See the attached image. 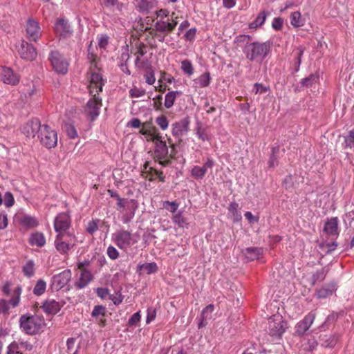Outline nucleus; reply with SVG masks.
<instances>
[{
  "label": "nucleus",
  "instance_id": "nucleus-1",
  "mask_svg": "<svg viewBox=\"0 0 354 354\" xmlns=\"http://www.w3.org/2000/svg\"><path fill=\"white\" fill-rule=\"evenodd\" d=\"M96 68L97 63L94 59L91 62L90 66L91 73L88 90L91 99L85 106V112L91 118V120H95L99 115L100 109L102 106V99L98 97V95L102 91V88L106 82V80L103 79L100 71H95Z\"/></svg>",
  "mask_w": 354,
  "mask_h": 354
},
{
  "label": "nucleus",
  "instance_id": "nucleus-2",
  "mask_svg": "<svg viewBox=\"0 0 354 354\" xmlns=\"http://www.w3.org/2000/svg\"><path fill=\"white\" fill-rule=\"evenodd\" d=\"M268 43L252 42L248 44L243 48L247 59L250 61L261 62L270 52Z\"/></svg>",
  "mask_w": 354,
  "mask_h": 354
},
{
  "label": "nucleus",
  "instance_id": "nucleus-3",
  "mask_svg": "<svg viewBox=\"0 0 354 354\" xmlns=\"http://www.w3.org/2000/svg\"><path fill=\"white\" fill-rule=\"evenodd\" d=\"M113 242L121 250L127 251L138 243V239L135 234L121 229L112 234Z\"/></svg>",
  "mask_w": 354,
  "mask_h": 354
},
{
  "label": "nucleus",
  "instance_id": "nucleus-4",
  "mask_svg": "<svg viewBox=\"0 0 354 354\" xmlns=\"http://www.w3.org/2000/svg\"><path fill=\"white\" fill-rule=\"evenodd\" d=\"M44 325V319L37 315H22L20 317V326L28 335L38 333Z\"/></svg>",
  "mask_w": 354,
  "mask_h": 354
},
{
  "label": "nucleus",
  "instance_id": "nucleus-5",
  "mask_svg": "<svg viewBox=\"0 0 354 354\" xmlns=\"http://www.w3.org/2000/svg\"><path fill=\"white\" fill-rule=\"evenodd\" d=\"M48 59L53 71L57 73L64 75L68 72L69 63L59 51H51Z\"/></svg>",
  "mask_w": 354,
  "mask_h": 354
},
{
  "label": "nucleus",
  "instance_id": "nucleus-6",
  "mask_svg": "<svg viewBox=\"0 0 354 354\" xmlns=\"http://www.w3.org/2000/svg\"><path fill=\"white\" fill-rule=\"evenodd\" d=\"M38 138L41 144L48 149L54 148L57 144V135L55 131L51 129L47 124H43Z\"/></svg>",
  "mask_w": 354,
  "mask_h": 354
},
{
  "label": "nucleus",
  "instance_id": "nucleus-7",
  "mask_svg": "<svg viewBox=\"0 0 354 354\" xmlns=\"http://www.w3.org/2000/svg\"><path fill=\"white\" fill-rule=\"evenodd\" d=\"M76 243V237L70 234H57L55 241L56 250L61 254L67 253Z\"/></svg>",
  "mask_w": 354,
  "mask_h": 354
},
{
  "label": "nucleus",
  "instance_id": "nucleus-8",
  "mask_svg": "<svg viewBox=\"0 0 354 354\" xmlns=\"http://www.w3.org/2000/svg\"><path fill=\"white\" fill-rule=\"evenodd\" d=\"M178 24V17L172 12L171 18L160 19L154 25L155 30L157 32L167 35L171 32Z\"/></svg>",
  "mask_w": 354,
  "mask_h": 354
},
{
  "label": "nucleus",
  "instance_id": "nucleus-9",
  "mask_svg": "<svg viewBox=\"0 0 354 354\" xmlns=\"http://www.w3.org/2000/svg\"><path fill=\"white\" fill-rule=\"evenodd\" d=\"M115 198L117 200V205L119 207L120 211L121 212H124V210L130 211L129 216H124L123 215L122 218L123 222L127 223L134 216V212L137 207L136 202L134 200H128L122 198L118 194H115Z\"/></svg>",
  "mask_w": 354,
  "mask_h": 354
},
{
  "label": "nucleus",
  "instance_id": "nucleus-10",
  "mask_svg": "<svg viewBox=\"0 0 354 354\" xmlns=\"http://www.w3.org/2000/svg\"><path fill=\"white\" fill-rule=\"evenodd\" d=\"M17 49L19 55L23 59L32 61L37 57V52L36 48L24 40L19 42Z\"/></svg>",
  "mask_w": 354,
  "mask_h": 354
},
{
  "label": "nucleus",
  "instance_id": "nucleus-11",
  "mask_svg": "<svg viewBox=\"0 0 354 354\" xmlns=\"http://www.w3.org/2000/svg\"><path fill=\"white\" fill-rule=\"evenodd\" d=\"M286 323L279 315H274L268 319V329L272 336H281L286 330Z\"/></svg>",
  "mask_w": 354,
  "mask_h": 354
},
{
  "label": "nucleus",
  "instance_id": "nucleus-12",
  "mask_svg": "<svg viewBox=\"0 0 354 354\" xmlns=\"http://www.w3.org/2000/svg\"><path fill=\"white\" fill-rule=\"evenodd\" d=\"M71 279V272L70 270H65L62 272L54 275L51 279L50 287L54 291H58L64 288Z\"/></svg>",
  "mask_w": 354,
  "mask_h": 354
},
{
  "label": "nucleus",
  "instance_id": "nucleus-13",
  "mask_svg": "<svg viewBox=\"0 0 354 354\" xmlns=\"http://www.w3.org/2000/svg\"><path fill=\"white\" fill-rule=\"evenodd\" d=\"M71 217L68 213L62 212L57 214L54 221L55 230L58 234H66L71 226Z\"/></svg>",
  "mask_w": 354,
  "mask_h": 354
},
{
  "label": "nucleus",
  "instance_id": "nucleus-14",
  "mask_svg": "<svg viewBox=\"0 0 354 354\" xmlns=\"http://www.w3.org/2000/svg\"><path fill=\"white\" fill-rule=\"evenodd\" d=\"M139 133L145 137L147 142H153L160 136L158 129L151 122L142 123Z\"/></svg>",
  "mask_w": 354,
  "mask_h": 354
},
{
  "label": "nucleus",
  "instance_id": "nucleus-15",
  "mask_svg": "<svg viewBox=\"0 0 354 354\" xmlns=\"http://www.w3.org/2000/svg\"><path fill=\"white\" fill-rule=\"evenodd\" d=\"M42 32L39 23L33 19L27 21L26 26V36L32 41H37L41 36Z\"/></svg>",
  "mask_w": 354,
  "mask_h": 354
},
{
  "label": "nucleus",
  "instance_id": "nucleus-16",
  "mask_svg": "<svg viewBox=\"0 0 354 354\" xmlns=\"http://www.w3.org/2000/svg\"><path fill=\"white\" fill-rule=\"evenodd\" d=\"M0 80L6 84L15 86L19 82V76L11 68L0 66Z\"/></svg>",
  "mask_w": 354,
  "mask_h": 354
},
{
  "label": "nucleus",
  "instance_id": "nucleus-17",
  "mask_svg": "<svg viewBox=\"0 0 354 354\" xmlns=\"http://www.w3.org/2000/svg\"><path fill=\"white\" fill-rule=\"evenodd\" d=\"M189 130V121L187 118H183L178 122H176L171 125V133L181 141V138L186 135Z\"/></svg>",
  "mask_w": 354,
  "mask_h": 354
},
{
  "label": "nucleus",
  "instance_id": "nucleus-18",
  "mask_svg": "<svg viewBox=\"0 0 354 354\" xmlns=\"http://www.w3.org/2000/svg\"><path fill=\"white\" fill-rule=\"evenodd\" d=\"M55 32L56 35L62 38H68L73 34V29L68 21L64 19H58L55 24Z\"/></svg>",
  "mask_w": 354,
  "mask_h": 354
},
{
  "label": "nucleus",
  "instance_id": "nucleus-19",
  "mask_svg": "<svg viewBox=\"0 0 354 354\" xmlns=\"http://www.w3.org/2000/svg\"><path fill=\"white\" fill-rule=\"evenodd\" d=\"M42 128V125L39 119L33 118L28 120L23 127L22 132L27 137L35 138L39 134Z\"/></svg>",
  "mask_w": 354,
  "mask_h": 354
},
{
  "label": "nucleus",
  "instance_id": "nucleus-20",
  "mask_svg": "<svg viewBox=\"0 0 354 354\" xmlns=\"http://www.w3.org/2000/svg\"><path fill=\"white\" fill-rule=\"evenodd\" d=\"M315 318V314L313 312L308 313L305 317L295 326V333L303 335L309 329Z\"/></svg>",
  "mask_w": 354,
  "mask_h": 354
},
{
  "label": "nucleus",
  "instance_id": "nucleus-21",
  "mask_svg": "<svg viewBox=\"0 0 354 354\" xmlns=\"http://www.w3.org/2000/svg\"><path fill=\"white\" fill-rule=\"evenodd\" d=\"M154 154L155 158L158 160H165L167 158L168 155V147L165 142L162 139V136H160L157 140L154 142Z\"/></svg>",
  "mask_w": 354,
  "mask_h": 354
},
{
  "label": "nucleus",
  "instance_id": "nucleus-22",
  "mask_svg": "<svg viewBox=\"0 0 354 354\" xmlns=\"http://www.w3.org/2000/svg\"><path fill=\"white\" fill-rule=\"evenodd\" d=\"M64 304V302H59L53 299H48L44 302L42 308L48 314L55 315L59 311Z\"/></svg>",
  "mask_w": 354,
  "mask_h": 354
},
{
  "label": "nucleus",
  "instance_id": "nucleus-23",
  "mask_svg": "<svg viewBox=\"0 0 354 354\" xmlns=\"http://www.w3.org/2000/svg\"><path fill=\"white\" fill-rule=\"evenodd\" d=\"M339 335L337 334H324L319 337V343L322 347L334 348L339 340Z\"/></svg>",
  "mask_w": 354,
  "mask_h": 354
},
{
  "label": "nucleus",
  "instance_id": "nucleus-24",
  "mask_svg": "<svg viewBox=\"0 0 354 354\" xmlns=\"http://www.w3.org/2000/svg\"><path fill=\"white\" fill-rule=\"evenodd\" d=\"M21 97L25 103H30L37 96L36 88L32 83L21 88Z\"/></svg>",
  "mask_w": 354,
  "mask_h": 354
},
{
  "label": "nucleus",
  "instance_id": "nucleus-25",
  "mask_svg": "<svg viewBox=\"0 0 354 354\" xmlns=\"http://www.w3.org/2000/svg\"><path fill=\"white\" fill-rule=\"evenodd\" d=\"M93 279L92 273L88 270H83L79 279L75 281V286L78 289L85 288Z\"/></svg>",
  "mask_w": 354,
  "mask_h": 354
},
{
  "label": "nucleus",
  "instance_id": "nucleus-26",
  "mask_svg": "<svg viewBox=\"0 0 354 354\" xmlns=\"http://www.w3.org/2000/svg\"><path fill=\"white\" fill-rule=\"evenodd\" d=\"M29 243L32 246L41 248L44 246V245L46 244V238L43 233L36 232L31 234V235L30 236Z\"/></svg>",
  "mask_w": 354,
  "mask_h": 354
},
{
  "label": "nucleus",
  "instance_id": "nucleus-27",
  "mask_svg": "<svg viewBox=\"0 0 354 354\" xmlns=\"http://www.w3.org/2000/svg\"><path fill=\"white\" fill-rule=\"evenodd\" d=\"M227 215L234 222H238L241 220V214L239 211V204L235 202L230 203L227 207Z\"/></svg>",
  "mask_w": 354,
  "mask_h": 354
},
{
  "label": "nucleus",
  "instance_id": "nucleus-28",
  "mask_svg": "<svg viewBox=\"0 0 354 354\" xmlns=\"http://www.w3.org/2000/svg\"><path fill=\"white\" fill-rule=\"evenodd\" d=\"M324 231L330 235H337L338 234V219L333 217L329 219L325 224Z\"/></svg>",
  "mask_w": 354,
  "mask_h": 354
},
{
  "label": "nucleus",
  "instance_id": "nucleus-29",
  "mask_svg": "<svg viewBox=\"0 0 354 354\" xmlns=\"http://www.w3.org/2000/svg\"><path fill=\"white\" fill-rule=\"evenodd\" d=\"M269 12L266 10H261L256 19L249 24V28L251 29H256L261 26L266 21Z\"/></svg>",
  "mask_w": 354,
  "mask_h": 354
},
{
  "label": "nucleus",
  "instance_id": "nucleus-30",
  "mask_svg": "<svg viewBox=\"0 0 354 354\" xmlns=\"http://www.w3.org/2000/svg\"><path fill=\"white\" fill-rule=\"evenodd\" d=\"M181 94L182 92L180 91H173L168 92L165 97L164 105L165 108H171L175 103L176 97L180 95Z\"/></svg>",
  "mask_w": 354,
  "mask_h": 354
},
{
  "label": "nucleus",
  "instance_id": "nucleus-31",
  "mask_svg": "<svg viewBox=\"0 0 354 354\" xmlns=\"http://www.w3.org/2000/svg\"><path fill=\"white\" fill-rule=\"evenodd\" d=\"M262 254V249L259 248H248L244 251V255L248 261L259 259Z\"/></svg>",
  "mask_w": 354,
  "mask_h": 354
},
{
  "label": "nucleus",
  "instance_id": "nucleus-32",
  "mask_svg": "<svg viewBox=\"0 0 354 354\" xmlns=\"http://www.w3.org/2000/svg\"><path fill=\"white\" fill-rule=\"evenodd\" d=\"M210 74L209 72H206L201 75L194 81V86L199 88H204L209 86L210 83Z\"/></svg>",
  "mask_w": 354,
  "mask_h": 354
},
{
  "label": "nucleus",
  "instance_id": "nucleus-33",
  "mask_svg": "<svg viewBox=\"0 0 354 354\" xmlns=\"http://www.w3.org/2000/svg\"><path fill=\"white\" fill-rule=\"evenodd\" d=\"M214 309V306L212 304H209L202 310L201 320L199 324V327H203L207 324V320L211 318Z\"/></svg>",
  "mask_w": 354,
  "mask_h": 354
},
{
  "label": "nucleus",
  "instance_id": "nucleus-34",
  "mask_svg": "<svg viewBox=\"0 0 354 354\" xmlns=\"http://www.w3.org/2000/svg\"><path fill=\"white\" fill-rule=\"evenodd\" d=\"M20 223L26 227L33 228L36 227L39 225L37 219L30 215H24L20 219Z\"/></svg>",
  "mask_w": 354,
  "mask_h": 354
},
{
  "label": "nucleus",
  "instance_id": "nucleus-35",
  "mask_svg": "<svg viewBox=\"0 0 354 354\" xmlns=\"http://www.w3.org/2000/svg\"><path fill=\"white\" fill-rule=\"evenodd\" d=\"M336 290V287L334 284H330L323 286L317 290V295L318 298H326L331 295Z\"/></svg>",
  "mask_w": 354,
  "mask_h": 354
},
{
  "label": "nucleus",
  "instance_id": "nucleus-36",
  "mask_svg": "<svg viewBox=\"0 0 354 354\" xmlns=\"http://www.w3.org/2000/svg\"><path fill=\"white\" fill-rule=\"evenodd\" d=\"M171 219L178 227L184 228L188 227L187 219L183 215L182 212H178L174 214Z\"/></svg>",
  "mask_w": 354,
  "mask_h": 354
},
{
  "label": "nucleus",
  "instance_id": "nucleus-37",
  "mask_svg": "<svg viewBox=\"0 0 354 354\" xmlns=\"http://www.w3.org/2000/svg\"><path fill=\"white\" fill-rule=\"evenodd\" d=\"M290 24L295 28L301 27L304 25V20L302 19L300 12L295 11L291 13Z\"/></svg>",
  "mask_w": 354,
  "mask_h": 354
},
{
  "label": "nucleus",
  "instance_id": "nucleus-38",
  "mask_svg": "<svg viewBox=\"0 0 354 354\" xmlns=\"http://www.w3.org/2000/svg\"><path fill=\"white\" fill-rule=\"evenodd\" d=\"M21 294V288L20 286L16 287L12 292L11 298L9 301V304L13 307H16L19 305L20 301V296Z\"/></svg>",
  "mask_w": 354,
  "mask_h": 354
},
{
  "label": "nucleus",
  "instance_id": "nucleus-39",
  "mask_svg": "<svg viewBox=\"0 0 354 354\" xmlns=\"http://www.w3.org/2000/svg\"><path fill=\"white\" fill-rule=\"evenodd\" d=\"M181 70L183 73L188 76H192L194 74V69L193 64L191 61L188 59H185L181 62Z\"/></svg>",
  "mask_w": 354,
  "mask_h": 354
},
{
  "label": "nucleus",
  "instance_id": "nucleus-40",
  "mask_svg": "<svg viewBox=\"0 0 354 354\" xmlns=\"http://www.w3.org/2000/svg\"><path fill=\"white\" fill-rule=\"evenodd\" d=\"M46 288V283L45 281L43 279H39L33 288V293L35 295L40 296L45 292Z\"/></svg>",
  "mask_w": 354,
  "mask_h": 354
},
{
  "label": "nucleus",
  "instance_id": "nucleus-41",
  "mask_svg": "<svg viewBox=\"0 0 354 354\" xmlns=\"http://www.w3.org/2000/svg\"><path fill=\"white\" fill-rule=\"evenodd\" d=\"M23 272L25 276L31 277L35 274V263L33 261L29 260L23 267Z\"/></svg>",
  "mask_w": 354,
  "mask_h": 354
},
{
  "label": "nucleus",
  "instance_id": "nucleus-42",
  "mask_svg": "<svg viewBox=\"0 0 354 354\" xmlns=\"http://www.w3.org/2000/svg\"><path fill=\"white\" fill-rule=\"evenodd\" d=\"M144 77L145 82L149 85H153L155 83L156 77L154 75V71L152 67H147V71L145 72Z\"/></svg>",
  "mask_w": 354,
  "mask_h": 354
},
{
  "label": "nucleus",
  "instance_id": "nucleus-43",
  "mask_svg": "<svg viewBox=\"0 0 354 354\" xmlns=\"http://www.w3.org/2000/svg\"><path fill=\"white\" fill-rule=\"evenodd\" d=\"M6 354H23L20 350L19 344L13 342L7 347Z\"/></svg>",
  "mask_w": 354,
  "mask_h": 354
},
{
  "label": "nucleus",
  "instance_id": "nucleus-44",
  "mask_svg": "<svg viewBox=\"0 0 354 354\" xmlns=\"http://www.w3.org/2000/svg\"><path fill=\"white\" fill-rule=\"evenodd\" d=\"M191 175L196 179H202L205 176V173L200 166H194L191 170Z\"/></svg>",
  "mask_w": 354,
  "mask_h": 354
},
{
  "label": "nucleus",
  "instance_id": "nucleus-45",
  "mask_svg": "<svg viewBox=\"0 0 354 354\" xmlns=\"http://www.w3.org/2000/svg\"><path fill=\"white\" fill-rule=\"evenodd\" d=\"M140 269L145 271L147 274L154 273L157 271L158 267L156 263H147L142 265Z\"/></svg>",
  "mask_w": 354,
  "mask_h": 354
},
{
  "label": "nucleus",
  "instance_id": "nucleus-46",
  "mask_svg": "<svg viewBox=\"0 0 354 354\" xmlns=\"http://www.w3.org/2000/svg\"><path fill=\"white\" fill-rule=\"evenodd\" d=\"M156 122L162 130H166L169 127V121L167 117L163 115L156 118Z\"/></svg>",
  "mask_w": 354,
  "mask_h": 354
},
{
  "label": "nucleus",
  "instance_id": "nucleus-47",
  "mask_svg": "<svg viewBox=\"0 0 354 354\" xmlns=\"http://www.w3.org/2000/svg\"><path fill=\"white\" fill-rule=\"evenodd\" d=\"M135 66L139 69L143 70L145 72L147 71V67H152L151 64L147 60L141 59L140 58L136 59Z\"/></svg>",
  "mask_w": 354,
  "mask_h": 354
},
{
  "label": "nucleus",
  "instance_id": "nucleus-48",
  "mask_svg": "<svg viewBox=\"0 0 354 354\" xmlns=\"http://www.w3.org/2000/svg\"><path fill=\"white\" fill-rule=\"evenodd\" d=\"M344 145L346 147L352 148L354 147V129L350 131L344 137Z\"/></svg>",
  "mask_w": 354,
  "mask_h": 354
},
{
  "label": "nucleus",
  "instance_id": "nucleus-49",
  "mask_svg": "<svg viewBox=\"0 0 354 354\" xmlns=\"http://www.w3.org/2000/svg\"><path fill=\"white\" fill-rule=\"evenodd\" d=\"M109 37L106 34H101L97 36V44L100 48H105L109 43Z\"/></svg>",
  "mask_w": 354,
  "mask_h": 354
},
{
  "label": "nucleus",
  "instance_id": "nucleus-50",
  "mask_svg": "<svg viewBox=\"0 0 354 354\" xmlns=\"http://www.w3.org/2000/svg\"><path fill=\"white\" fill-rule=\"evenodd\" d=\"M65 129H66L67 136L70 138L74 139L77 137L78 134H77V130L73 124H66L65 125Z\"/></svg>",
  "mask_w": 354,
  "mask_h": 354
},
{
  "label": "nucleus",
  "instance_id": "nucleus-51",
  "mask_svg": "<svg viewBox=\"0 0 354 354\" xmlns=\"http://www.w3.org/2000/svg\"><path fill=\"white\" fill-rule=\"evenodd\" d=\"M163 207L168 209L170 212L175 213L178 207V203L176 201H165Z\"/></svg>",
  "mask_w": 354,
  "mask_h": 354
},
{
  "label": "nucleus",
  "instance_id": "nucleus-52",
  "mask_svg": "<svg viewBox=\"0 0 354 354\" xmlns=\"http://www.w3.org/2000/svg\"><path fill=\"white\" fill-rule=\"evenodd\" d=\"M318 77L316 75H310L309 77H306L301 80V84L305 86H310L316 83Z\"/></svg>",
  "mask_w": 354,
  "mask_h": 354
},
{
  "label": "nucleus",
  "instance_id": "nucleus-53",
  "mask_svg": "<svg viewBox=\"0 0 354 354\" xmlns=\"http://www.w3.org/2000/svg\"><path fill=\"white\" fill-rule=\"evenodd\" d=\"M99 220H92L88 223L86 231L91 234H94L98 230Z\"/></svg>",
  "mask_w": 354,
  "mask_h": 354
},
{
  "label": "nucleus",
  "instance_id": "nucleus-54",
  "mask_svg": "<svg viewBox=\"0 0 354 354\" xmlns=\"http://www.w3.org/2000/svg\"><path fill=\"white\" fill-rule=\"evenodd\" d=\"M145 94V91L142 88H137L136 86H134L133 88H131L129 91V95L131 97H140Z\"/></svg>",
  "mask_w": 354,
  "mask_h": 354
},
{
  "label": "nucleus",
  "instance_id": "nucleus-55",
  "mask_svg": "<svg viewBox=\"0 0 354 354\" xmlns=\"http://www.w3.org/2000/svg\"><path fill=\"white\" fill-rule=\"evenodd\" d=\"M196 135L198 138L203 141H209L210 140V136L207 133L205 129L201 127H198L196 130Z\"/></svg>",
  "mask_w": 354,
  "mask_h": 354
},
{
  "label": "nucleus",
  "instance_id": "nucleus-56",
  "mask_svg": "<svg viewBox=\"0 0 354 354\" xmlns=\"http://www.w3.org/2000/svg\"><path fill=\"white\" fill-rule=\"evenodd\" d=\"M106 253L108 257L112 260H115L118 259L119 257L118 251L115 249V247L112 245H109L108 247Z\"/></svg>",
  "mask_w": 354,
  "mask_h": 354
},
{
  "label": "nucleus",
  "instance_id": "nucleus-57",
  "mask_svg": "<svg viewBox=\"0 0 354 354\" xmlns=\"http://www.w3.org/2000/svg\"><path fill=\"white\" fill-rule=\"evenodd\" d=\"M326 277V271L324 269L317 271L313 276V282L321 281L324 279Z\"/></svg>",
  "mask_w": 354,
  "mask_h": 354
},
{
  "label": "nucleus",
  "instance_id": "nucleus-58",
  "mask_svg": "<svg viewBox=\"0 0 354 354\" xmlns=\"http://www.w3.org/2000/svg\"><path fill=\"white\" fill-rule=\"evenodd\" d=\"M15 203V199L10 192H6L4 195V205L7 207H12Z\"/></svg>",
  "mask_w": 354,
  "mask_h": 354
},
{
  "label": "nucleus",
  "instance_id": "nucleus-59",
  "mask_svg": "<svg viewBox=\"0 0 354 354\" xmlns=\"http://www.w3.org/2000/svg\"><path fill=\"white\" fill-rule=\"evenodd\" d=\"M141 319L140 312L138 311L133 314L129 319V324L130 326H135L140 322Z\"/></svg>",
  "mask_w": 354,
  "mask_h": 354
},
{
  "label": "nucleus",
  "instance_id": "nucleus-60",
  "mask_svg": "<svg viewBox=\"0 0 354 354\" xmlns=\"http://www.w3.org/2000/svg\"><path fill=\"white\" fill-rule=\"evenodd\" d=\"M269 90V87L266 86L260 83H255L254 85V91L256 94H263Z\"/></svg>",
  "mask_w": 354,
  "mask_h": 354
},
{
  "label": "nucleus",
  "instance_id": "nucleus-61",
  "mask_svg": "<svg viewBox=\"0 0 354 354\" xmlns=\"http://www.w3.org/2000/svg\"><path fill=\"white\" fill-rule=\"evenodd\" d=\"M147 53V47L143 44H140L137 47V50L135 53L136 58L141 59V57Z\"/></svg>",
  "mask_w": 354,
  "mask_h": 354
},
{
  "label": "nucleus",
  "instance_id": "nucleus-62",
  "mask_svg": "<svg viewBox=\"0 0 354 354\" xmlns=\"http://www.w3.org/2000/svg\"><path fill=\"white\" fill-rule=\"evenodd\" d=\"M156 316V311L153 308H148L147 312V318H146V322L147 324H149L152 321L154 320L155 317Z\"/></svg>",
  "mask_w": 354,
  "mask_h": 354
},
{
  "label": "nucleus",
  "instance_id": "nucleus-63",
  "mask_svg": "<svg viewBox=\"0 0 354 354\" xmlns=\"http://www.w3.org/2000/svg\"><path fill=\"white\" fill-rule=\"evenodd\" d=\"M283 24V21L280 17H275L274 18L272 26V28L276 30H279L282 28Z\"/></svg>",
  "mask_w": 354,
  "mask_h": 354
},
{
  "label": "nucleus",
  "instance_id": "nucleus-64",
  "mask_svg": "<svg viewBox=\"0 0 354 354\" xmlns=\"http://www.w3.org/2000/svg\"><path fill=\"white\" fill-rule=\"evenodd\" d=\"M105 313V308L102 306H95L92 311L93 317H98L100 315H104Z\"/></svg>",
  "mask_w": 354,
  "mask_h": 354
}]
</instances>
